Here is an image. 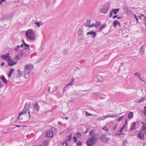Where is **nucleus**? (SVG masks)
Masks as SVG:
<instances>
[{
  "label": "nucleus",
  "mask_w": 146,
  "mask_h": 146,
  "mask_svg": "<svg viewBox=\"0 0 146 146\" xmlns=\"http://www.w3.org/2000/svg\"><path fill=\"white\" fill-rule=\"evenodd\" d=\"M119 9H113L111 10L114 15H116L119 12Z\"/></svg>",
  "instance_id": "nucleus-24"
},
{
  "label": "nucleus",
  "mask_w": 146,
  "mask_h": 146,
  "mask_svg": "<svg viewBox=\"0 0 146 146\" xmlns=\"http://www.w3.org/2000/svg\"><path fill=\"white\" fill-rule=\"evenodd\" d=\"M136 124L135 122H133L131 123V127L129 129L131 130H133L136 129Z\"/></svg>",
  "instance_id": "nucleus-15"
},
{
  "label": "nucleus",
  "mask_w": 146,
  "mask_h": 146,
  "mask_svg": "<svg viewBox=\"0 0 146 146\" xmlns=\"http://www.w3.org/2000/svg\"><path fill=\"white\" fill-rule=\"evenodd\" d=\"M146 100V96L142 98L139 100L138 102L141 103L143 102L144 100Z\"/></svg>",
  "instance_id": "nucleus-33"
},
{
  "label": "nucleus",
  "mask_w": 146,
  "mask_h": 146,
  "mask_svg": "<svg viewBox=\"0 0 146 146\" xmlns=\"http://www.w3.org/2000/svg\"><path fill=\"white\" fill-rule=\"evenodd\" d=\"M97 139L94 137H92L90 138L87 141L86 143L87 146H92L94 145L97 140Z\"/></svg>",
  "instance_id": "nucleus-2"
},
{
  "label": "nucleus",
  "mask_w": 146,
  "mask_h": 146,
  "mask_svg": "<svg viewBox=\"0 0 146 146\" xmlns=\"http://www.w3.org/2000/svg\"><path fill=\"white\" fill-rule=\"evenodd\" d=\"M43 143L44 145L47 146L49 143V142L47 141H45L43 142Z\"/></svg>",
  "instance_id": "nucleus-36"
},
{
  "label": "nucleus",
  "mask_w": 146,
  "mask_h": 146,
  "mask_svg": "<svg viewBox=\"0 0 146 146\" xmlns=\"http://www.w3.org/2000/svg\"><path fill=\"white\" fill-rule=\"evenodd\" d=\"M24 45V46L26 47H29V45L28 44H27L26 43Z\"/></svg>",
  "instance_id": "nucleus-51"
},
{
  "label": "nucleus",
  "mask_w": 146,
  "mask_h": 146,
  "mask_svg": "<svg viewBox=\"0 0 146 146\" xmlns=\"http://www.w3.org/2000/svg\"><path fill=\"white\" fill-rule=\"evenodd\" d=\"M110 7V5H109L108 4L105 5L101 8L100 11V13L104 14L107 13Z\"/></svg>",
  "instance_id": "nucleus-4"
},
{
  "label": "nucleus",
  "mask_w": 146,
  "mask_h": 146,
  "mask_svg": "<svg viewBox=\"0 0 146 146\" xmlns=\"http://www.w3.org/2000/svg\"><path fill=\"white\" fill-rule=\"evenodd\" d=\"M110 140V138L108 137H106L103 140H102V141L104 142H108Z\"/></svg>",
  "instance_id": "nucleus-34"
},
{
  "label": "nucleus",
  "mask_w": 146,
  "mask_h": 146,
  "mask_svg": "<svg viewBox=\"0 0 146 146\" xmlns=\"http://www.w3.org/2000/svg\"><path fill=\"white\" fill-rule=\"evenodd\" d=\"M74 79L73 78H72L70 82L67 84L64 87L63 91V92L64 93V91L66 89V88L68 89V86H73L74 85Z\"/></svg>",
  "instance_id": "nucleus-7"
},
{
  "label": "nucleus",
  "mask_w": 146,
  "mask_h": 146,
  "mask_svg": "<svg viewBox=\"0 0 146 146\" xmlns=\"http://www.w3.org/2000/svg\"><path fill=\"white\" fill-rule=\"evenodd\" d=\"M86 115L88 116H90L92 115V114L91 113H89L88 112H86Z\"/></svg>",
  "instance_id": "nucleus-46"
},
{
  "label": "nucleus",
  "mask_w": 146,
  "mask_h": 146,
  "mask_svg": "<svg viewBox=\"0 0 146 146\" xmlns=\"http://www.w3.org/2000/svg\"><path fill=\"white\" fill-rule=\"evenodd\" d=\"M106 137V135L105 134H103L101 135V136H100V139L102 140H102H103L105 138V137Z\"/></svg>",
  "instance_id": "nucleus-32"
},
{
  "label": "nucleus",
  "mask_w": 146,
  "mask_h": 146,
  "mask_svg": "<svg viewBox=\"0 0 146 146\" xmlns=\"http://www.w3.org/2000/svg\"><path fill=\"white\" fill-rule=\"evenodd\" d=\"M27 111L26 110H25V109H24L21 112L19 113V116L18 117V119H22V118H20L21 116L23 114H26V113Z\"/></svg>",
  "instance_id": "nucleus-16"
},
{
  "label": "nucleus",
  "mask_w": 146,
  "mask_h": 146,
  "mask_svg": "<svg viewBox=\"0 0 146 146\" xmlns=\"http://www.w3.org/2000/svg\"><path fill=\"white\" fill-rule=\"evenodd\" d=\"M123 129H122L121 128L120 129V130H119V132L120 133H122V130H123Z\"/></svg>",
  "instance_id": "nucleus-55"
},
{
  "label": "nucleus",
  "mask_w": 146,
  "mask_h": 146,
  "mask_svg": "<svg viewBox=\"0 0 146 146\" xmlns=\"http://www.w3.org/2000/svg\"><path fill=\"white\" fill-rule=\"evenodd\" d=\"M143 124L142 129L141 131L146 133V124L144 122H142Z\"/></svg>",
  "instance_id": "nucleus-18"
},
{
  "label": "nucleus",
  "mask_w": 146,
  "mask_h": 146,
  "mask_svg": "<svg viewBox=\"0 0 146 146\" xmlns=\"http://www.w3.org/2000/svg\"><path fill=\"white\" fill-rule=\"evenodd\" d=\"M107 25L106 24H104L99 29V32H100L101 31L102 29L106 27Z\"/></svg>",
  "instance_id": "nucleus-29"
},
{
  "label": "nucleus",
  "mask_w": 146,
  "mask_h": 146,
  "mask_svg": "<svg viewBox=\"0 0 146 146\" xmlns=\"http://www.w3.org/2000/svg\"><path fill=\"white\" fill-rule=\"evenodd\" d=\"M29 106L28 104L27 103L25 105L24 109H25L26 110H29Z\"/></svg>",
  "instance_id": "nucleus-28"
},
{
  "label": "nucleus",
  "mask_w": 146,
  "mask_h": 146,
  "mask_svg": "<svg viewBox=\"0 0 146 146\" xmlns=\"http://www.w3.org/2000/svg\"><path fill=\"white\" fill-rule=\"evenodd\" d=\"M124 117V115H123L121 117H119L118 119V121H119L122 120V119H123Z\"/></svg>",
  "instance_id": "nucleus-42"
},
{
  "label": "nucleus",
  "mask_w": 146,
  "mask_h": 146,
  "mask_svg": "<svg viewBox=\"0 0 146 146\" xmlns=\"http://www.w3.org/2000/svg\"><path fill=\"white\" fill-rule=\"evenodd\" d=\"M146 133L141 131L138 134V137H139L140 139H143L144 138V135Z\"/></svg>",
  "instance_id": "nucleus-10"
},
{
  "label": "nucleus",
  "mask_w": 146,
  "mask_h": 146,
  "mask_svg": "<svg viewBox=\"0 0 146 146\" xmlns=\"http://www.w3.org/2000/svg\"><path fill=\"white\" fill-rule=\"evenodd\" d=\"M106 118L109 117H117V115L116 114H108L107 115H105Z\"/></svg>",
  "instance_id": "nucleus-21"
},
{
  "label": "nucleus",
  "mask_w": 146,
  "mask_h": 146,
  "mask_svg": "<svg viewBox=\"0 0 146 146\" xmlns=\"http://www.w3.org/2000/svg\"><path fill=\"white\" fill-rule=\"evenodd\" d=\"M53 133L52 130L48 131L46 134V136L49 138H52L53 136Z\"/></svg>",
  "instance_id": "nucleus-9"
},
{
  "label": "nucleus",
  "mask_w": 146,
  "mask_h": 146,
  "mask_svg": "<svg viewBox=\"0 0 146 146\" xmlns=\"http://www.w3.org/2000/svg\"><path fill=\"white\" fill-rule=\"evenodd\" d=\"M145 114V115H146V109H145V112H144Z\"/></svg>",
  "instance_id": "nucleus-64"
},
{
  "label": "nucleus",
  "mask_w": 146,
  "mask_h": 146,
  "mask_svg": "<svg viewBox=\"0 0 146 146\" xmlns=\"http://www.w3.org/2000/svg\"><path fill=\"white\" fill-rule=\"evenodd\" d=\"M128 142L127 141L126 139H123L122 141V146H126Z\"/></svg>",
  "instance_id": "nucleus-23"
},
{
  "label": "nucleus",
  "mask_w": 146,
  "mask_h": 146,
  "mask_svg": "<svg viewBox=\"0 0 146 146\" xmlns=\"http://www.w3.org/2000/svg\"><path fill=\"white\" fill-rule=\"evenodd\" d=\"M57 87H54V88H53V90H52V92H54V91H56L57 90Z\"/></svg>",
  "instance_id": "nucleus-47"
},
{
  "label": "nucleus",
  "mask_w": 146,
  "mask_h": 146,
  "mask_svg": "<svg viewBox=\"0 0 146 146\" xmlns=\"http://www.w3.org/2000/svg\"><path fill=\"white\" fill-rule=\"evenodd\" d=\"M91 22V21L90 19H87L86 20V21L85 23V26L86 27H89L90 24Z\"/></svg>",
  "instance_id": "nucleus-20"
},
{
  "label": "nucleus",
  "mask_w": 146,
  "mask_h": 146,
  "mask_svg": "<svg viewBox=\"0 0 146 146\" xmlns=\"http://www.w3.org/2000/svg\"><path fill=\"white\" fill-rule=\"evenodd\" d=\"M94 27V24L93 23L91 25H90L89 27Z\"/></svg>",
  "instance_id": "nucleus-52"
},
{
  "label": "nucleus",
  "mask_w": 146,
  "mask_h": 146,
  "mask_svg": "<svg viewBox=\"0 0 146 146\" xmlns=\"http://www.w3.org/2000/svg\"><path fill=\"white\" fill-rule=\"evenodd\" d=\"M100 25V23H96L94 24V27L96 28H97Z\"/></svg>",
  "instance_id": "nucleus-38"
},
{
  "label": "nucleus",
  "mask_w": 146,
  "mask_h": 146,
  "mask_svg": "<svg viewBox=\"0 0 146 146\" xmlns=\"http://www.w3.org/2000/svg\"><path fill=\"white\" fill-rule=\"evenodd\" d=\"M89 135L92 136V137H94L93 135V132L92 130H90V131L89 132Z\"/></svg>",
  "instance_id": "nucleus-40"
},
{
  "label": "nucleus",
  "mask_w": 146,
  "mask_h": 146,
  "mask_svg": "<svg viewBox=\"0 0 146 146\" xmlns=\"http://www.w3.org/2000/svg\"><path fill=\"white\" fill-rule=\"evenodd\" d=\"M11 74L9 73V75H8L9 77H10L11 76Z\"/></svg>",
  "instance_id": "nucleus-62"
},
{
  "label": "nucleus",
  "mask_w": 146,
  "mask_h": 146,
  "mask_svg": "<svg viewBox=\"0 0 146 146\" xmlns=\"http://www.w3.org/2000/svg\"><path fill=\"white\" fill-rule=\"evenodd\" d=\"M102 129L106 132H108L109 131V130L106 126H104L103 127Z\"/></svg>",
  "instance_id": "nucleus-30"
},
{
  "label": "nucleus",
  "mask_w": 146,
  "mask_h": 146,
  "mask_svg": "<svg viewBox=\"0 0 146 146\" xmlns=\"http://www.w3.org/2000/svg\"><path fill=\"white\" fill-rule=\"evenodd\" d=\"M143 19L144 20L145 22H146V17H145L144 18H143Z\"/></svg>",
  "instance_id": "nucleus-58"
},
{
  "label": "nucleus",
  "mask_w": 146,
  "mask_h": 146,
  "mask_svg": "<svg viewBox=\"0 0 146 146\" xmlns=\"http://www.w3.org/2000/svg\"><path fill=\"white\" fill-rule=\"evenodd\" d=\"M97 79L100 82H101L102 80V76L99 75L97 76Z\"/></svg>",
  "instance_id": "nucleus-31"
},
{
  "label": "nucleus",
  "mask_w": 146,
  "mask_h": 146,
  "mask_svg": "<svg viewBox=\"0 0 146 146\" xmlns=\"http://www.w3.org/2000/svg\"><path fill=\"white\" fill-rule=\"evenodd\" d=\"M72 134H70L68 136L67 139V140L68 141H70L72 139Z\"/></svg>",
  "instance_id": "nucleus-35"
},
{
  "label": "nucleus",
  "mask_w": 146,
  "mask_h": 146,
  "mask_svg": "<svg viewBox=\"0 0 146 146\" xmlns=\"http://www.w3.org/2000/svg\"><path fill=\"white\" fill-rule=\"evenodd\" d=\"M26 35L27 38L31 40H34L36 38L34 32L32 29L28 30L26 32Z\"/></svg>",
  "instance_id": "nucleus-1"
},
{
  "label": "nucleus",
  "mask_w": 146,
  "mask_h": 146,
  "mask_svg": "<svg viewBox=\"0 0 146 146\" xmlns=\"http://www.w3.org/2000/svg\"><path fill=\"white\" fill-rule=\"evenodd\" d=\"M4 64H5V63L3 62H1V65L2 66H3L4 65Z\"/></svg>",
  "instance_id": "nucleus-56"
},
{
  "label": "nucleus",
  "mask_w": 146,
  "mask_h": 146,
  "mask_svg": "<svg viewBox=\"0 0 146 146\" xmlns=\"http://www.w3.org/2000/svg\"><path fill=\"white\" fill-rule=\"evenodd\" d=\"M23 55V50H20L18 52H16L15 59L17 61H18Z\"/></svg>",
  "instance_id": "nucleus-5"
},
{
  "label": "nucleus",
  "mask_w": 146,
  "mask_h": 146,
  "mask_svg": "<svg viewBox=\"0 0 146 146\" xmlns=\"http://www.w3.org/2000/svg\"><path fill=\"white\" fill-rule=\"evenodd\" d=\"M14 71H15V69H13V68L11 69L10 70L9 73L12 74L14 72Z\"/></svg>",
  "instance_id": "nucleus-49"
},
{
  "label": "nucleus",
  "mask_w": 146,
  "mask_h": 146,
  "mask_svg": "<svg viewBox=\"0 0 146 146\" xmlns=\"http://www.w3.org/2000/svg\"><path fill=\"white\" fill-rule=\"evenodd\" d=\"M92 35V37L93 38H95L96 35V32L93 31H91L89 32H88L87 33V35Z\"/></svg>",
  "instance_id": "nucleus-11"
},
{
  "label": "nucleus",
  "mask_w": 146,
  "mask_h": 146,
  "mask_svg": "<svg viewBox=\"0 0 146 146\" xmlns=\"http://www.w3.org/2000/svg\"><path fill=\"white\" fill-rule=\"evenodd\" d=\"M117 25H118L119 27L121 26V25L119 21L117 20L114 21L113 23V26L116 27Z\"/></svg>",
  "instance_id": "nucleus-17"
},
{
  "label": "nucleus",
  "mask_w": 146,
  "mask_h": 146,
  "mask_svg": "<svg viewBox=\"0 0 146 146\" xmlns=\"http://www.w3.org/2000/svg\"><path fill=\"white\" fill-rule=\"evenodd\" d=\"M7 62L8 63V65L9 66H13L17 63V62H14L13 60H11V59L10 60L8 61Z\"/></svg>",
  "instance_id": "nucleus-14"
},
{
  "label": "nucleus",
  "mask_w": 146,
  "mask_h": 146,
  "mask_svg": "<svg viewBox=\"0 0 146 146\" xmlns=\"http://www.w3.org/2000/svg\"><path fill=\"white\" fill-rule=\"evenodd\" d=\"M117 126V125H116L115 126L113 127V130H114L115 129H116Z\"/></svg>",
  "instance_id": "nucleus-60"
},
{
  "label": "nucleus",
  "mask_w": 146,
  "mask_h": 146,
  "mask_svg": "<svg viewBox=\"0 0 146 146\" xmlns=\"http://www.w3.org/2000/svg\"><path fill=\"white\" fill-rule=\"evenodd\" d=\"M106 118V116L104 115L102 116L101 117H100L99 118H97V120H98L99 121H101L102 120H104Z\"/></svg>",
  "instance_id": "nucleus-26"
},
{
  "label": "nucleus",
  "mask_w": 146,
  "mask_h": 146,
  "mask_svg": "<svg viewBox=\"0 0 146 146\" xmlns=\"http://www.w3.org/2000/svg\"><path fill=\"white\" fill-rule=\"evenodd\" d=\"M145 46L143 45L140 48L139 53L140 54L143 55L144 54L145 52Z\"/></svg>",
  "instance_id": "nucleus-13"
},
{
  "label": "nucleus",
  "mask_w": 146,
  "mask_h": 146,
  "mask_svg": "<svg viewBox=\"0 0 146 146\" xmlns=\"http://www.w3.org/2000/svg\"><path fill=\"white\" fill-rule=\"evenodd\" d=\"M18 77H20L21 76L22 72L21 71H20V70H18Z\"/></svg>",
  "instance_id": "nucleus-41"
},
{
  "label": "nucleus",
  "mask_w": 146,
  "mask_h": 146,
  "mask_svg": "<svg viewBox=\"0 0 146 146\" xmlns=\"http://www.w3.org/2000/svg\"><path fill=\"white\" fill-rule=\"evenodd\" d=\"M125 126H126V124H124L123 126L122 127H121V128L123 129H124L125 128Z\"/></svg>",
  "instance_id": "nucleus-59"
},
{
  "label": "nucleus",
  "mask_w": 146,
  "mask_h": 146,
  "mask_svg": "<svg viewBox=\"0 0 146 146\" xmlns=\"http://www.w3.org/2000/svg\"><path fill=\"white\" fill-rule=\"evenodd\" d=\"M82 141H78V143H76V144L78 146H82Z\"/></svg>",
  "instance_id": "nucleus-37"
},
{
  "label": "nucleus",
  "mask_w": 146,
  "mask_h": 146,
  "mask_svg": "<svg viewBox=\"0 0 146 146\" xmlns=\"http://www.w3.org/2000/svg\"><path fill=\"white\" fill-rule=\"evenodd\" d=\"M33 67V65L31 64H28L25 65L24 66V68L26 70L24 72V74L27 75L29 74L30 72V70Z\"/></svg>",
  "instance_id": "nucleus-3"
},
{
  "label": "nucleus",
  "mask_w": 146,
  "mask_h": 146,
  "mask_svg": "<svg viewBox=\"0 0 146 146\" xmlns=\"http://www.w3.org/2000/svg\"><path fill=\"white\" fill-rule=\"evenodd\" d=\"M133 113L132 112H130L128 115V117L129 119H130L133 117Z\"/></svg>",
  "instance_id": "nucleus-27"
},
{
  "label": "nucleus",
  "mask_w": 146,
  "mask_h": 146,
  "mask_svg": "<svg viewBox=\"0 0 146 146\" xmlns=\"http://www.w3.org/2000/svg\"><path fill=\"white\" fill-rule=\"evenodd\" d=\"M76 98H73V97H72L71 98V101L72 102L74 101H75L76 100Z\"/></svg>",
  "instance_id": "nucleus-44"
},
{
  "label": "nucleus",
  "mask_w": 146,
  "mask_h": 146,
  "mask_svg": "<svg viewBox=\"0 0 146 146\" xmlns=\"http://www.w3.org/2000/svg\"><path fill=\"white\" fill-rule=\"evenodd\" d=\"M117 16H118L117 15H115L113 17V19H114L115 18H117Z\"/></svg>",
  "instance_id": "nucleus-57"
},
{
  "label": "nucleus",
  "mask_w": 146,
  "mask_h": 146,
  "mask_svg": "<svg viewBox=\"0 0 146 146\" xmlns=\"http://www.w3.org/2000/svg\"><path fill=\"white\" fill-rule=\"evenodd\" d=\"M19 48V46H17V48H16L15 49V51H17V50H18V49Z\"/></svg>",
  "instance_id": "nucleus-53"
},
{
  "label": "nucleus",
  "mask_w": 146,
  "mask_h": 146,
  "mask_svg": "<svg viewBox=\"0 0 146 146\" xmlns=\"http://www.w3.org/2000/svg\"><path fill=\"white\" fill-rule=\"evenodd\" d=\"M3 80V82L5 84H7V81L5 78V76L3 75H2L0 77Z\"/></svg>",
  "instance_id": "nucleus-19"
},
{
  "label": "nucleus",
  "mask_w": 146,
  "mask_h": 146,
  "mask_svg": "<svg viewBox=\"0 0 146 146\" xmlns=\"http://www.w3.org/2000/svg\"><path fill=\"white\" fill-rule=\"evenodd\" d=\"M33 111L35 113H38V112L40 106L38 105V103L37 102H35V103L33 104Z\"/></svg>",
  "instance_id": "nucleus-6"
},
{
  "label": "nucleus",
  "mask_w": 146,
  "mask_h": 146,
  "mask_svg": "<svg viewBox=\"0 0 146 146\" xmlns=\"http://www.w3.org/2000/svg\"><path fill=\"white\" fill-rule=\"evenodd\" d=\"M145 17L144 15L142 14H141V15L139 16V17L141 19H142V18H144Z\"/></svg>",
  "instance_id": "nucleus-45"
},
{
  "label": "nucleus",
  "mask_w": 146,
  "mask_h": 146,
  "mask_svg": "<svg viewBox=\"0 0 146 146\" xmlns=\"http://www.w3.org/2000/svg\"><path fill=\"white\" fill-rule=\"evenodd\" d=\"M35 24H36L38 27H39L40 25H42L43 24V23H42L41 22H37L36 21L35 22Z\"/></svg>",
  "instance_id": "nucleus-25"
},
{
  "label": "nucleus",
  "mask_w": 146,
  "mask_h": 146,
  "mask_svg": "<svg viewBox=\"0 0 146 146\" xmlns=\"http://www.w3.org/2000/svg\"><path fill=\"white\" fill-rule=\"evenodd\" d=\"M83 34V32L82 30L81 29H80L78 32V36L81 37V39L83 38V37L82 36Z\"/></svg>",
  "instance_id": "nucleus-12"
},
{
  "label": "nucleus",
  "mask_w": 146,
  "mask_h": 146,
  "mask_svg": "<svg viewBox=\"0 0 146 146\" xmlns=\"http://www.w3.org/2000/svg\"><path fill=\"white\" fill-rule=\"evenodd\" d=\"M73 141L75 143H76L77 142V139L75 136H74L73 137Z\"/></svg>",
  "instance_id": "nucleus-39"
},
{
  "label": "nucleus",
  "mask_w": 146,
  "mask_h": 146,
  "mask_svg": "<svg viewBox=\"0 0 146 146\" xmlns=\"http://www.w3.org/2000/svg\"><path fill=\"white\" fill-rule=\"evenodd\" d=\"M134 75L137 76L138 78L140 80L142 81H143L140 77V73L138 72H136L134 74Z\"/></svg>",
  "instance_id": "nucleus-22"
},
{
  "label": "nucleus",
  "mask_w": 146,
  "mask_h": 146,
  "mask_svg": "<svg viewBox=\"0 0 146 146\" xmlns=\"http://www.w3.org/2000/svg\"><path fill=\"white\" fill-rule=\"evenodd\" d=\"M113 12L111 10L110 11V17H111L113 15Z\"/></svg>",
  "instance_id": "nucleus-50"
},
{
  "label": "nucleus",
  "mask_w": 146,
  "mask_h": 146,
  "mask_svg": "<svg viewBox=\"0 0 146 146\" xmlns=\"http://www.w3.org/2000/svg\"><path fill=\"white\" fill-rule=\"evenodd\" d=\"M3 84L2 81L0 82V87L3 86Z\"/></svg>",
  "instance_id": "nucleus-54"
},
{
  "label": "nucleus",
  "mask_w": 146,
  "mask_h": 146,
  "mask_svg": "<svg viewBox=\"0 0 146 146\" xmlns=\"http://www.w3.org/2000/svg\"><path fill=\"white\" fill-rule=\"evenodd\" d=\"M22 41L24 44H25V42L24 41V40H22Z\"/></svg>",
  "instance_id": "nucleus-63"
},
{
  "label": "nucleus",
  "mask_w": 146,
  "mask_h": 146,
  "mask_svg": "<svg viewBox=\"0 0 146 146\" xmlns=\"http://www.w3.org/2000/svg\"><path fill=\"white\" fill-rule=\"evenodd\" d=\"M77 137L79 138H80L82 136V134L81 133L78 132L77 133Z\"/></svg>",
  "instance_id": "nucleus-43"
},
{
  "label": "nucleus",
  "mask_w": 146,
  "mask_h": 146,
  "mask_svg": "<svg viewBox=\"0 0 146 146\" xmlns=\"http://www.w3.org/2000/svg\"><path fill=\"white\" fill-rule=\"evenodd\" d=\"M10 54L8 53L5 54H3L1 56V58L3 60L7 61V62L10 60L11 56H9Z\"/></svg>",
  "instance_id": "nucleus-8"
},
{
  "label": "nucleus",
  "mask_w": 146,
  "mask_h": 146,
  "mask_svg": "<svg viewBox=\"0 0 146 146\" xmlns=\"http://www.w3.org/2000/svg\"><path fill=\"white\" fill-rule=\"evenodd\" d=\"M133 15L135 19L136 20V22L137 23L138 22V19L137 17L136 16V15L135 14H134Z\"/></svg>",
  "instance_id": "nucleus-48"
},
{
  "label": "nucleus",
  "mask_w": 146,
  "mask_h": 146,
  "mask_svg": "<svg viewBox=\"0 0 146 146\" xmlns=\"http://www.w3.org/2000/svg\"><path fill=\"white\" fill-rule=\"evenodd\" d=\"M46 3H47V4L48 5L49 4H50V2L49 1H47L46 2Z\"/></svg>",
  "instance_id": "nucleus-61"
}]
</instances>
